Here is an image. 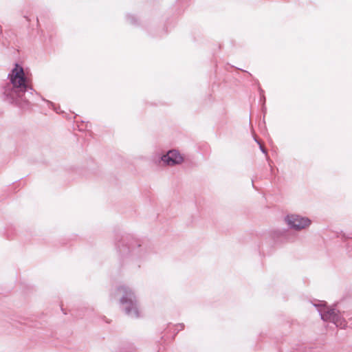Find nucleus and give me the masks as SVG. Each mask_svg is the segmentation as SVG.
<instances>
[{"mask_svg":"<svg viewBox=\"0 0 352 352\" xmlns=\"http://www.w3.org/2000/svg\"><path fill=\"white\" fill-rule=\"evenodd\" d=\"M9 83L5 87L3 94L6 100L21 107L28 105L25 94L30 82L28 72L19 64H15L8 74Z\"/></svg>","mask_w":352,"mask_h":352,"instance_id":"1","label":"nucleus"},{"mask_svg":"<svg viewBox=\"0 0 352 352\" xmlns=\"http://www.w3.org/2000/svg\"><path fill=\"white\" fill-rule=\"evenodd\" d=\"M116 295L120 296V304L127 316L135 318L141 316L142 309L133 289L122 286L116 290Z\"/></svg>","mask_w":352,"mask_h":352,"instance_id":"2","label":"nucleus"},{"mask_svg":"<svg viewBox=\"0 0 352 352\" xmlns=\"http://www.w3.org/2000/svg\"><path fill=\"white\" fill-rule=\"evenodd\" d=\"M314 305L318 307L321 318L324 321L332 322L340 328H344L346 326V321L336 309L327 307L324 302L314 303Z\"/></svg>","mask_w":352,"mask_h":352,"instance_id":"3","label":"nucleus"},{"mask_svg":"<svg viewBox=\"0 0 352 352\" xmlns=\"http://www.w3.org/2000/svg\"><path fill=\"white\" fill-rule=\"evenodd\" d=\"M284 223L291 230L302 231L308 229L311 223V220L298 213H289L284 217Z\"/></svg>","mask_w":352,"mask_h":352,"instance_id":"4","label":"nucleus"},{"mask_svg":"<svg viewBox=\"0 0 352 352\" xmlns=\"http://www.w3.org/2000/svg\"><path fill=\"white\" fill-rule=\"evenodd\" d=\"M184 155L177 149H171L164 153L160 157V162L166 166H175L184 162Z\"/></svg>","mask_w":352,"mask_h":352,"instance_id":"5","label":"nucleus"},{"mask_svg":"<svg viewBox=\"0 0 352 352\" xmlns=\"http://www.w3.org/2000/svg\"><path fill=\"white\" fill-rule=\"evenodd\" d=\"M261 149L263 153H265V150L261 146Z\"/></svg>","mask_w":352,"mask_h":352,"instance_id":"6","label":"nucleus"}]
</instances>
